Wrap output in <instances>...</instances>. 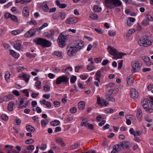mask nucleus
Listing matches in <instances>:
<instances>
[{
    "label": "nucleus",
    "mask_w": 153,
    "mask_h": 153,
    "mask_svg": "<svg viewBox=\"0 0 153 153\" xmlns=\"http://www.w3.org/2000/svg\"><path fill=\"white\" fill-rule=\"evenodd\" d=\"M150 98L152 101L146 98L142 103V105L146 112L151 113H153V97H150Z\"/></svg>",
    "instance_id": "f257e3e1"
},
{
    "label": "nucleus",
    "mask_w": 153,
    "mask_h": 153,
    "mask_svg": "<svg viewBox=\"0 0 153 153\" xmlns=\"http://www.w3.org/2000/svg\"><path fill=\"white\" fill-rule=\"evenodd\" d=\"M122 2L120 0H105V6L107 8L112 9L121 6Z\"/></svg>",
    "instance_id": "f03ea898"
},
{
    "label": "nucleus",
    "mask_w": 153,
    "mask_h": 153,
    "mask_svg": "<svg viewBox=\"0 0 153 153\" xmlns=\"http://www.w3.org/2000/svg\"><path fill=\"white\" fill-rule=\"evenodd\" d=\"M68 35L65 32L60 33L58 36L57 40L58 45L61 48L64 47L65 45V40L67 39Z\"/></svg>",
    "instance_id": "7ed1b4c3"
},
{
    "label": "nucleus",
    "mask_w": 153,
    "mask_h": 153,
    "mask_svg": "<svg viewBox=\"0 0 153 153\" xmlns=\"http://www.w3.org/2000/svg\"><path fill=\"white\" fill-rule=\"evenodd\" d=\"M35 41L36 44L44 47H49L52 44V43L49 41L40 38L36 39Z\"/></svg>",
    "instance_id": "20e7f679"
},
{
    "label": "nucleus",
    "mask_w": 153,
    "mask_h": 153,
    "mask_svg": "<svg viewBox=\"0 0 153 153\" xmlns=\"http://www.w3.org/2000/svg\"><path fill=\"white\" fill-rule=\"evenodd\" d=\"M66 50L67 51V54L70 56H73L75 53L78 52L74 46L68 45L67 47Z\"/></svg>",
    "instance_id": "39448f33"
},
{
    "label": "nucleus",
    "mask_w": 153,
    "mask_h": 153,
    "mask_svg": "<svg viewBox=\"0 0 153 153\" xmlns=\"http://www.w3.org/2000/svg\"><path fill=\"white\" fill-rule=\"evenodd\" d=\"M131 66L132 68L131 70L132 72L138 71L140 68V66L139 62L136 61H134L131 62Z\"/></svg>",
    "instance_id": "423d86ee"
},
{
    "label": "nucleus",
    "mask_w": 153,
    "mask_h": 153,
    "mask_svg": "<svg viewBox=\"0 0 153 153\" xmlns=\"http://www.w3.org/2000/svg\"><path fill=\"white\" fill-rule=\"evenodd\" d=\"M74 46L77 51H79L84 46V42L81 40H77L75 41Z\"/></svg>",
    "instance_id": "0eeeda50"
},
{
    "label": "nucleus",
    "mask_w": 153,
    "mask_h": 153,
    "mask_svg": "<svg viewBox=\"0 0 153 153\" xmlns=\"http://www.w3.org/2000/svg\"><path fill=\"white\" fill-rule=\"evenodd\" d=\"M152 43V41H150L147 39L140 40L138 42V44L139 45L143 46L145 47H147L151 45Z\"/></svg>",
    "instance_id": "6e6552de"
},
{
    "label": "nucleus",
    "mask_w": 153,
    "mask_h": 153,
    "mask_svg": "<svg viewBox=\"0 0 153 153\" xmlns=\"http://www.w3.org/2000/svg\"><path fill=\"white\" fill-rule=\"evenodd\" d=\"M68 80V78L65 76L63 75L59 76L56 79V85H59L62 82L67 83Z\"/></svg>",
    "instance_id": "1a4fd4ad"
},
{
    "label": "nucleus",
    "mask_w": 153,
    "mask_h": 153,
    "mask_svg": "<svg viewBox=\"0 0 153 153\" xmlns=\"http://www.w3.org/2000/svg\"><path fill=\"white\" fill-rule=\"evenodd\" d=\"M36 32L35 29H31L27 31L25 34L24 36L26 38L31 37L33 36Z\"/></svg>",
    "instance_id": "9d476101"
},
{
    "label": "nucleus",
    "mask_w": 153,
    "mask_h": 153,
    "mask_svg": "<svg viewBox=\"0 0 153 153\" xmlns=\"http://www.w3.org/2000/svg\"><path fill=\"white\" fill-rule=\"evenodd\" d=\"M107 50L110 54L113 56L116 54L117 51L116 49L111 46H109L108 47Z\"/></svg>",
    "instance_id": "9b49d317"
},
{
    "label": "nucleus",
    "mask_w": 153,
    "mask_h": 153,
    "mask_svg": "<svg viewBox=\"0 0 153 153\" xmlns=\"http://www.w3.org/2000/svg\"><path fill=\"white\" fill-rule=\"evenodd\" d=\"M130 96L133 98H135L137 97L138 96V93L137 91L134 89H131L130 93Z\"/></svg>",
    "instance_id": "f8f14e48"
},
{
    "label": "nucleus",
    "mask_w": 153,
    "mask_h": 153,
    "mask_svg": "<svg viewBox=\"0 0 153 153\" xmlns=\"http://www.w3.org/2000/svg\"><path fill=\"white\" fill-rule=\"evenodd\" d=\"M77 19L75 17H72L67 19L65 21V23L68 24H72L77 22Z\"/></svg>",
    "instance_id": "ddd939ff"
},
{
    "label": "nucleus",
    "mask_w": 153,
    "mask_h": 153,
    "mask_svg": "<svg viewBox=\"0 0 153 153\" xmlns=\"http://www.w3.org/2000/svg\"><path fill=\"white\" fill-rule=\"evenodd\" d=\"M55 3L61 9H63L66 8L67 7V4L65 3H61L59 0H56L55 1Z\"/></svg>",
    "instance_id": "4468645a"
},
{
    "label": "nucleus",
    "mask_w": 153,
    "mask_h": 153,
    "mask_svg": "<svg viewBox=\"0 0 153 153\" xmlns=\"http://www.w3.org/2000/svg\"><path fill=\"white\" fill-rule=\"evenodd\" d=\"M13 46L16 49L18 50H20L22 47L21 41L20 40L16 41L15 43L13 45Z\"/></svg>",
    "instance_id": "2eb2a0df"
},
{
    "label": "nucleus",
    "mask_w": 153,
    "mask_h": 153,
    "mask_svg": "<svg viewBox=\"0 0 153 153\" xmlns=\"http://www.w3.org/2000/svg\"><path fill=\"white\" fill-rule=\"evenodd\" d=\"M142 58L147 65H151V62L150 61L149 58L147 56H142Z\"/></svg>",
    "instance_id": "dca6fc26"
},
{
    "label": "nucleus",
    "mask_w": 153,
    "mask_h": 153,
    "mask_svg": "<svg viewBox=\"0 0 153 153\" xmlns=\"http://www.w3.org/2000/svg\"><path fill=\"white\" fill-rule=\"evenodd\" d=\"M137 117L140 121H141L142 119V112L140 108H138L137 110Z\"/></svg>",
    "instance_id": "f3484780"
},
{
    "label": "nucleus",
    "mask_w": 153,
    "mask_h": 153,
    "mask_svg": "<svg viewBox=\"0 0 153 153\" xmlns=\"http://www.w3.org/2000/svg\"><path fill=\"white\" fill-rule=\"evenodd\" d=\"M10 54L12 55L14 58L17 59L19 57V53L15 52L13 50H11L10 51Z\"/></svg>",
    "instance_id": "a211bd4d"
},
{
    "label": "nucleus",
    "mask_w": 153,
    "mask_h": 153,
    "mask_svg": "<svg viewBox=\"0 0 153 153\" xmlns=\"http://www.w3.org/2000/svg\"><path fill=\"white\" fill-rule=\"evenodd\" d=\"M123 56V53H119L118 51H117L116 54L114 55V57L113 58V59H121L122 58Z\"/></svg>",
    "instance_id": "6ab92c4d"
},
{
    "label": "nucleus",
    "mask_w": 153,
    "mask_h": 153,
    "mask_svg": "<svg viewBox=\"0 0 153 153\" xmlns=\"http://www.w3.org/2000/svg\"><path fill=\"white\" fill-rule=\"evenodd\" d=\"M15 103L13 102H11L9 103L7 106L8 110L10 111L13 110V107L14 106Z\"/></svg>",
    "instance_id": "aec40b11"
},
{
    "label": "nucleus",
    "mask_w": 153,
    "mask_h": 153,
    "mask_svg": "<svg viewBox=\"0 0 153 153\" xmlns=\"http://www.w3.org/2000/svg\"><path fill=\"white\" fill-rule=\"evenodd\" d=\"M127 84L129 86H131L133 85L134 81L133 78L131 76H129L127 78Z\"/></svg>",
    "instance_id": "412c9836"
},
{
    "label": "nucleus",
    "mask_w": 153,
    "mask_h": 153,
    "mask_svg": "<svg viewBox=\"0 0 153 153\" xmlns=\"http://www.w3.org/2000/svg\"><path fill=\"white\" fill-rule=\"evenodd\" d=\"M22 13L25 16H29V9L27 7H25L24 8L22 11Z\"/></svg>",
    "instance_id": "4be33fe9"
},
{
    "label": "nucleus",
    "mask_w": 153,
    "mask_h": 153,
    "mask_svg": "<svg viewBox=\"0 0 153 153\" xmlns=\"http://www.w3.org/2000/svg\"><path fill=\"white\" fill-rule=\"evenodd\" d=\"M42 8L44 11L48 12L49 10V8L46 2L43 3L42 5Z\"/></svg>",
    "instance_id": "5701e85b"
},
{
    "label": "nucleus",
    "mask_w": 153,
    "mask_h": 153,
    "mask_svg": "<svg viewBox=\"0 0 153 153\" xmlns=\"http://www.w3.org/2000/svg\"><path fill=\"white\" fill-rule=\"evenodd\" d=\"M78 106L79 109L82 110L85 108V103L83 101H81L78 103Z\"/></svg>",
    "instance_id": "b1692460"
},
{
    "label": "nucleus",
    "mask_w": 153,
    "mask_h": 153,
    "mask_svg": "<svg viewBox=\"0 0 153 153\" xmlns=\"http://www.w3.org/2000/svg\"><path fill=\"white\" fill-rule=\"evenodd\" d=\"M13 97V94L7 95L4 97V101H8L12 100Z\"/></svg>",
    "instance_id": "393cba45"
},
{
    "label": "nucleus",
    "mask_w": 153,
    "mask_h": 153,
    "mask_svg": "<svg viewBox=\"0 0 153 153\" xmlns=\"http://www.w3.org/2000/svg\"><path fill=\"white\" fill-rule=\"evenodd\" d=\"M26 128L27 130L29 132H33L35 131V128L30 125L27 126Z\"/></svg>",
    "instance_id": "a878e982"
},
{
    "label": "nucleus",
    "mask_w": 153,
    "mask_h": 153,
    "mask_svg": "<svg viewBox=\"0 0 153 153\" xmlns=\"http://www.w3.org/2000/svg\"><path fill=\"white\" fill-rule=\"evenodd\" d=\"M49 120L47 119L42 120L41 121V124L42 127H45L49 123Z\"/></svg>",
    "instance_id": "bb28decb"
},
{
    "label": "nucleus",
    "mask_w": 153,
    "mask_h": 153,
    "mask_svg": "<svg viewBox=\"0 0 153 153\" xmlns=\"http://www.w3.org/2000/svg\"><path fill=\"white\" fill-rule=\"evenodd\" d=\"M60 123V121L57 120H55L54 121L51 122L50 123L51 125L54 126L58 125Z\"/></svg>",
    "instance_id": "cd10ccee"
},
{
    "label": "nucleus",
    "mask_w": 153,
    "mask_h": 153,
    "mask_svg": "<svg viewBox=\"0 0 153 153\" xmlns=\"http://www.w3.org/2000/svg\"><path fill=\"white\" fill-rule=\"evenodd\" d=\"M30 78V76L27 74H24L23 78L24 80L26 82H28L29 79Z\"/></svg>",
    "instance_id": "c85d7f7f"
},
{
    "label": "nucleus",
    "mask_w": 153,
    "mask_h": 153,
    "mask_svg": "<svg viewBox=\"0 0 153 153\" xmlns=\"http://www.w3.org/2000/svg\"><path fill=\"white\" fill-rule=\"evenodd\" d=\"M58 16L59 17L60 19L63 20L65 19L66 14L64 12H60L58 13Z\"/></svg>",
    "instance_id": "c756f323"
},
{
    "label": "nucleus",
    "mask_w": 153,
    "mask_h": 153,
    "mask_svg": "<svg viewBox=\"0 0 153 153\" xmlns=\"http://www.w3.org/2000/svg\"><path fill=\"white\" fill-rule=\"evenodd\" d=\"M93 10L95 12H100L101 11L102 8L98 5H95L94 6Z\"/></svg>",
    "instance_id": "7c9ffc66"
},
{
    "label": "nucleus",
    "mask_w": 153,
    "mask_h": 153,
    "mask_svg": "<svg viewBox=\"0 0 153 153\" xmlns=\"http://www.w3.org/2000/svg\"><path fill=\"white\" fill-rule=\"evenodd\" d=\"M89 123L87 121H86L85 120H82V121L81 122V126H85V127H87Z\"/></svg>",
    "instance_id": "2f4dec72"
},
{
    "label": "nucleus",
    "mask_w": 153,
    "mask_h": 153,
    "mask_svg": "<svg viewBox=\"0 0 153 153\" xmlns=\"http://www.w3.org/2000/svg\"><path fill=\"white\" fill-rule=\"evenodd\" d=\"M35 85L37 89H40L42 87L41 83L39 81H37L35 82Z\"/></svg>",
    "instance_id": "473e14b6"
},
{
    "label": "nucleus",
    "mask_w": 153,
    "mask_h": 153,
    "mask_svg": "<svg viewBox=\"0 0 153 153\" xmlns=\"http://www.w3.org/2000/svg\"><path fill=\"white\" fill-rule=\"evenodd\" d=\"M1 119L4 121H7L8 119V117L5 114H2L1 116Z\"/></svg>",
    "instance_id": "72a5a7b5"
},
{
    "label": "nucleus",
    "mask_w": 153,
    "mask_h": 153,
    "mask_svg": "<svg viewBox=\"0 0 153 153\" xmlns=\"http://www.w3.org/2000/svg\"><path fill=\"white\" fill-rule=\"evenodd\" d=\"M76 79V77L74 76H72L70 79V82L72 83H74Z\"/></svg>",
    "instance_id": "f704fd0d"
},
{
    "label": "nucleus",
    "mask_w": 153,
    "mask_h": 153,
    "mask_svg": "<svg viewBox=\"0 0 153 153\" xmlns=\"http://www.w3.org/2000/svg\"><path fill=\"white\" fill-rule=\"evenodd\" d=\"M10 75V74L9 72L7 71L6 72L5 78L7 81H8L9 80Z\"/></svg>",
    "instance_id": "c9c22d12"
},
{
    "label": "nucleus",
    "mask_w": 153,
    "mask_h": 153,
    "mask_svg": "<svg viewBox=\"0 0 153 153\" xmlns=\"http://www.w3.org/2000/svg\"><path fill=\"white\" fill-rule=\"evenodd\" d=\"M142 131H136L134 134V137L137 136H140L142 134Z\"/></svg>",
    "instance_id": "e433bc0d"
},
{
    "label": "nucleus",
    "mask_w": 153,
    "mask_h": 153,
    "mask_svg": "<svg viewBox=\"0 0 153 153\" xmlns=\"http://www.w3.org/2000/svg\"><path fill=\"white\" fill-rule=\"evenodd\" d=\"M20 33L21 31L19 30H14L11 32V34L14 35H16L19 34Z\"/></svg>",
    "instance_id": "4c0bfd02"
},
{
    "label": "nucleus",
    "mask_w": 153,
    "mask_h": 153,
    "mask_svg": "<svg viewBox=\"0 0 153 153\" xmlns=\"http://www.w3.org/2000/svg\"><path fill=\"white\" fill-rule=\"evenodd\" d=\"M146 18L149 21L151 22L153 21V17L149 14L146 15Z\"/></svg>",
    "instance_id": "58836bf2"
},
{
    "label": "nucleus",
    "mask_w": 153,
    "mask_h": 153,
    "mask_svg": "<svg viewBox=\"0 0 153 153\" xmlns=\"http://www.w3.org/2000/svg\"><path fill=\"white\" fill-rule=\"evenodd\" d=\"M142 24L145 25L147 26L149 24V21L146 19H144L142 22Z\"/></svg>",
    "instance_id": "ea45409f"
},
{
    "label": "nucleus",
    "mask_w": 153,
    "mask_h": 153,
    "mask_svg": "<svg viewBox=\"0 0 153 153\" xmlns=\"http://www.w3.org/2000/svg\"><path fill=\"white\" fill-rule=\"evenodd\" d=\"M90 17L92 19L94 20L98 19V16L97 15L95 14H92L90 16Z\"/></svg>",
    "instance_id": "a19ab883"
},
{
    "label": "nucleus",
    "mask_w": 153,
    "mask_h": 153,
    "mask_svg": "<svg viewBox=\"0 0 153 153\" xmlns=\"http://www.w3.org/2000/svg\"><path fill=\"white\" fill-rule=\"evenodd\" d=\"M10 18L13 21L15 22H18L17 18L16 16L11 15Z\"/></svg>",
    "instance_id": "79ce46f5"
},
{
    "label": "nucleus",
    "mask_w": 153,
    "mask_h": 153,
    "mask_svg": "<svg viewBox=\"0 0 153 153\" xmlns=\"http://www.w3.org/2000/svg\"><path fill=\"white\" fill-rule=\"evenodd\" d=\"M95 68V67L92 65H89L87 67V69L88 71H91Z\"/></svg>",
    "instance_id": "37998d69"
},
{
    "label": "nucleus",
    "mask_w": 153,
    "mask_h": 153,
    "mask_svg": "<svg viewBox=\"0 0 153 153\" xmlns=\"http://www.w3.org/2000/svg\"><path fill=\"white\" fill-rule=\"evenodd\" d=\"M100 105H101L102 106H106L108 105V103L106 102L105 100H104L103 101L101 102V103Z\"/></svg>",
    "instance_id": "c03bdc74"
},
{
    "label": "nucleus",
    "mask_w": 153,
    "mask_h": 153,
    "mask_svg": "<svg viewBox=\"0 0 153 153\" xmlns=\"http://www.w3.org/2000/svg\"><path fill=\"white\" fill-rule=\"evenodd\" d=\"M54 55L59 57L61 56H62V53L59 51H54Z\"/></svg>",
    "instance_id": "a18cd8bd"
},
{
    "label": "nucleus",
    "mask_w": 153,
    "mask_h": 153,
    "mask_svg": "<svg viewBox=\"0 0 153 153\" xmlns=\"http://www.w3.org/2000/svg\"><path fill=\"white\" fill-rule=\"evenodd\" d=\"M44 89L46 91H48L50 90V87L48 85H45L44 86Z\"/></svg>",
    "instance_id": "49530a36"
},
{
    "label": "nucleus",
    "mask_w": 153,
    "mask_h": 153,
    "mask_svg": "<svg viewBox=\"0 0 153 153\" xmlns=\"http://www.w3.org/2000/svg\"><path fill=\"white\" fill-rule=\"evenodd\" d=\"M26 55L27 57L32 58H35L36 56L35 54H32L30 53H27Z\"/></svg>",
    "instance_id": "de8ad7c7"
},
{
    "label": "nucleus",
    "mask_w": 153,
    "mask_h": 153,
    "mask_svg": "<svg viewBox=\"0 0 153 153\" xmlns=\"http://www.w3.org/2000/svg\"><path fill=\"white\" fill-rule=\"evenodd\" d=\"M79 144H75L71 146L70 149H74L77 148L79 146Z\"/></svg>",
    "instance_id": "09e8293b"
},
{
    "label": "nucleus",
    "mask_w": 153,
    "mask_h": 153,
    "mask_svg": "<svg viewBox=\"0 0 153 153\" xmlns=\"http://www.w3.org/2000/svg\"><path fill=\"white\" fill-rule=\"evenodd\" d=\"M97 102L99 105H100L101 103V102H102V101H103L104 100H102L100 98L99 96H97Z\"/></svg>",
    "instance_id": "8fccbe9b"
},
{
    "label": "nucleus",
    "mask_w": 153,
    "mask_h": 153,
    "mask_svg": "<svg viewBox=\"0 0 153 153\" xmlns=\"http://www.w3.org/2000/svg\"><path fill=\"white\" fill-rule=\"evenodd\" d=\"M34 142L33 140L32 139H28L25 141V143L27 144H31Z\"/></svg>",
    "instance_id": "3c124183"
},
{
    "label": "nucleus",
    "mask_w": 153,
    "mask_h": 153,
    "mask_svg": "<svg viewBox=\"0 0 153 153\" xmlns=\"http://www.w3.org/2000/svg\"><path fill=\"white\" fill-rule=\"evenodd\" d=\"M113 111V110L111 108H107L105 111V113L107 114L112 113Z\"/></svg>",
    "instance_id": "603ef678"
},
{
    "label": "nucleus",
    "mask_w": 153,
    "mask_h": 153,
    "mask_svg": "<svg viewBox=\"0 0 153 153\" xmlns=\"http://www.w3.org/2000/svg\"><path fill=\"white\" fill-rule=\"evenodd\" d=\"M95 30L96 31L100 34H102L104 32V31L103 30H102L99 28H95Z\"/></svg>",
    "instance_id": "864d4df0"
},
{
    "label": "nucleus",
    "mask_w": 153,
    "mask_h": 153,
    "mask_svg": "<svg viewBox=\"0 0 153 153\" xmlns=\"http://www.w3.org/2000/svg\"><path fill=\"white\" fill-rule=\"evenodd\" d=\"M83 68L82 66L81 65H79L76 66L75 67V70L76 72H78L80 68Z\"/></svg>",
    "instance_id": "5fc2aeb1"
},
{
    "label": "nucleus",
    "mask_w": 153,
    "mask_h": 153,
    "mask_svg": "<svg viewBox=\"0 0 153 153\" xmlns=\"http://www.w3.org/2000/svg\"><path fill=\"white\" fill-rule=\"evenodd\" d=\"M76 111V109L75 107H73L70 109V111L71 113H75Z\"/></svg>",
    "instance_id": "6e6d98bb"
},
{
    "label": "nucleus",
    "mask_w": 153,
    "mask_h": 153,
    "mask_svg": "<svg viewBox=\"0 0 153 153\" xmlns=\"http://www.w3.org/2000/svg\"><path fill=\"white\" fill-rule=\"evenodd\" d=\"M109 63V61L107 59H105L103 61L102 63V65L105 66Z\"/></svg>",
    "instance_id": "4d7b16f0"
},
{
    "label": "nucleus",
    "mask_w": 153,
    "mask_h": 153,
    "mask_svg": "<svg viewBox=\"0 0 153 153\" xmlns=\"http://www.w3.org/2000/svg\"><path fill=\"white\" fill-rule=\"evenodd\" d=\"M87 128L91 130H93L94 129L93 125L92 124H89L87 127Z\"/></svg>",
    "instance_id": "13d9d810"
},
{
    "label": "nucleus",
    "mask_w": 153,
    "mask_h": 153,
    "mask_svg": "<svg viewBox=\"0 0 153 153\" xmlns=\"http://www.w3.org/2000/svg\"><path fill=\"white\" fill-rule=\"evenodd\" d=\"M54 105L56 107H58L60 105V103L59 102L57 101H55L53 102Z\"/></svg>",
    "instance_id": "bf43d9fd"
},
{
    "label": "nucleus",
    "mask_w": 153,
    "mask_h": 153,
    "mask_svg": "<svg viewBox=\"0 0 153 153\" xmlns=\"http://www.w3.org/2000/svg\"><path fill=\"white\" fill-rule=\"evenodd\" d=\"M24 69V67H18L17 68V69L18 71V72H21V71H22Z\"/></svg>",
    "instance_id": "052dcab7"
},
{
    "label": "nucleus",
    "mask_w": 153,
    "mask_h": 153,
    "mask_svg": "<svg viewBox=\"0 0 153 153\" xmlns=\"http://www.w3.org/2000/svg\"><path fill=\"white\" fill-rule=\"evenodd\" d=\"M27 148L28 150H32L34 149V147L33 145H30L27 147Z\"/></svg>",
    "instance_id": "680f3d73"
},
{
    "label": "nucleus",
    "mask_w": 153,
    "mask_h": 153,
    "mask_svg": "<svg viewBox=\"0 0 153 153\" xmlns=\"http://www.w3.org/2000/svg\"><path fill=\"white\" fill-rule=\"evenodd\" d=\"M13 93L14 94L16 95L17 96H19L20 94L19 92L16 90H14L13 91Z\"/></svg>",
    "instance_id": "e2e57ef3"
},
{
    "label": "nucleus",
    "mask_w": 153,
    "mask_h": 153,
    "mask_svg": "<svg viewBox=\"0 0 153 153\" xmlns=\"http://www.w3.org/2000/svg\"><path fill=\"white\" fill-rule=\"evenodd\" d=\"M108 34L110 36H114L116 35V33L111 30H109L108 32Z\"/></svg>",
    "instance_id": "0e129e2a"
},
{
    "label": "nucleus",
    "mask_w": 153,
    "mask_h": 153,
    "mask_svg": "<svg viewBox=\"0 0 153 153\" xmlns=\"http://www.w3.org/2000/svg\"><path fill=\"white\" fill-rule=\"evenodd\" d=\"M123 63V60H121L118 64V69H120L122 67Z\"/></svg>",
    "instance_id": "69168bd1"
},
{
    "label": "nucleus",
    "mask_w": 153,
    "mask_h": 153,
    "mask_svg": "<svg viewBox=\"0 0 153 153\" xmlns=\"http://www.w3.org/2000/svg\"><path fill=\"white\" fill-rule=\"evenodd\" d=\"M107 99L109 101H111L112 102L115 101V99L114 97H110L109 96L107 98Z\"/></svg>",
    "instance_id": "338daca9"
},
{
    "label": "nucleus",
    "mask_w": 153,
    "mask_h": 153,
    "mask_svg": "<svg viewBox=\"0 0 153 153\" xmlns=\"http://www.w3.org/2000/svg\"><path fill=\"white\" fill-rule=\"evenodd\" d=\"M15 121L16 123V125L18 126L21 123V120L19 119H15Z\"/></svg>",
    "instance_id": "774afa93"
}]
</instances>
